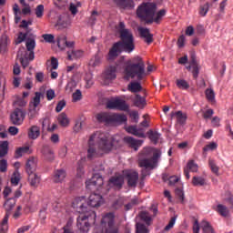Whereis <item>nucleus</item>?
Segmentation results:
<instances>
[{"instance_id":"2f4dec72","label":"nucleus","mask_w":233,"mask_h":233,"mask_svg":"<svg viewBox=\"0 0 233 233\" xmlns=\"http://www.w3.org/2000/svg\"><path fill=\"white\" fill-rule=\"evenodd\" d=\"M130 106L127 104V101L123 99L116 98V110H122L123 112H127Z\"/></svg>"},{"instance_id":"13d9d810","label":"nucleus","mask_w":233,"mask_h":233,"mask_svg":"<svg viewBox=\"0 0 233 233\" xmlns=\"http://www.w3.org/2000/svg\"><path fill=\"white\" fill-rule=\"evenodd\" d=\"M83 174H85V169L83 167V161H78V166L76 168V176L77 177H83Z\"/></svg>"},{"instance_id":"58836bf2","label":"nucleus","mask_w":233,"mask_h":233,"mask_svg":"<svg viewBox=\"0 0 233 233\" xmlns=\"http://www.w3.org/2000/svg\"><path fill=\"white\" fill-rule=\"evenodd\" d=\"M57 46L61 50H65L66 48V35H59L57 36Z\"/></svg>"},{"instance_id":"e433bc0d","label":"nucleus","mask_w":233,"mask_h":233,"mask_svg":"<svg viewBox=\"0 0 233 233\" xmlns=\"http://www.w3.org/2000/svg\"><path fill=\"white\" fill-rule=\"evenodd\" d=\"M141 84L139 82H131L128 85V91L136 94V92H141L142 90Z\"/></svg>"},{"instance_id":"cd10ccee","label":"nucleus","mask_w":233,"mask_h":233,"mask_svg":"<svg viewBox=\"0 0 233 233\" xmlns=\"http://www.w3.org/2000/svg\"><path fill=\"white\" fill-rule=\"evenodd\" d=\"M170 116L171 118L176 116L177 122L179 123V125H185L187 121V114H183L181 111L172 112Z\"/></svg>"},{"instance_id":"3c124183","label":"nucleus","mask_w":233,"mask_h":233,"mask_svg":"<svg viewBox=\"0 0 233 233\" xmlns=\"http://www.w3.org/2000/svg\"><path fill=\"white\" fill-rule=\"evenodd\" d=\"M176 219H177V215H175L170 218L168 224L164 228L166 232H168V230H172V228H174V226L176 225Z\"/></svg>"},{"instance_id":"f257e3e1","label":"nucleus","mask_w":233,"mask_h":233,"mask_svg":"<svg viewBox=\"0 0 233 233\" xmlns=\"http://www.w3.org/2000/svg\"><path fill=\"white\" fill-rule=\"evenodd\" d=\"M116 30H118L120 40L113 44L112 47L109 49L107 55L108 61H114V59H116L121 52L131 54V52L136 50L134 34H132L130 29L126 28L125 22H119Z\"/></svg>"},{"instance_id":"a211bd4d","label":"nucleus","mask_w":233,"mask_h":233,"mask_svg":"<svg viewBox=\"0 0 233 233\" xmlns=\"http://www.w3.org/2000/svg\"><path fill=\"white\" fill-rule=\"evenodd\" d=\"M116 72H117V67H116L115 66H110L104 72L103 78L105 79V81H112L116 77Z\"/></svg>"},{"instance_id":"69168bd1","label":"nucleus","mask_w":233,"mask_h":233,"mask_svg":"<svg viewBox=\"0 0 233 233\" xmlns=\"http://www.w3.org/2000/svg\"><path fill=\"white\" fill-rule=\"evenodd\" d=\"M86 88H90L94 85V80L92 79V74H87L86 76Z\"/></svg>"},{"instance_id":"4be33fe9","label":"nucleus","mask_w":233,"mask_h":233,"mask_svg":"<svg viewBox=\"0 0 233 233\" xmlns=\"http://www.w3.org/2000/svg\"><path fill=\"white\" fill-rule=\"evenodd\" d=\"M25 46H26V50L27 55H29V61H34L35 59V53H34V49L35 48V40L34 39H28L25 43Z\"/></svg>"},{"instance_id":"dca6fc26","label":"nucleus","mask_w":233,"mask_h":233,"mask_svg":"<svg viewBox=\"0 0 233 233\" xmlns=\"http://www.w3.org/2000/svg\"><path fill=\"white\" fill-rule=\"evenodd\" d=\"M138 32L140 37L145 39L147 45H151V43H154V35L150 33V29L147 27H139Z\"/></svg>"},{"instance_id":"393cba45","label":"nucleus","mask_w":233,"mask_h":233,"mask_svg":"<svg viewBox=\"0 0 233 233\" xmlns=\"http://www.w3.org/2000/svg\"><path fill=\"white\" fill-rule=\"evenodd\" d=\"M147 136L151 143L154 145L159 143V139H161V133L157 132V130L150 129L147 131Z\"/></svg>"},{"instance_id":"de8ad7c7","label":"nucleus","mask_w":233,"mask_h":233,"mask_svg":"<svg viewBox=\"0 0 233 233\" xmlns=\"http://www.w3.org/2000/svg\"><path fill=\"white\" fill-rule=\"evenodd\" d=\"M30 61L32 60L29 58L28 52H25V56L20 57V63L23 68H26L30 65Z\"/></svg>"},{"instance_id":"338daca9","label":"nucleus","mask_w":233,"mask_h":233,"mask_svg":"<svg viewBox=\"0 0 233 233\" xmlns=\"http://www.w3.org/2000/svg\"><path fill=\"white\" fill-rule=\"evenodd\" d=\"M42 37L46 43H54V35L46 34L43 35Z\"/></svg>"},{"instance_id":"72a5a7b5","label":"nucleus","mask_w":233,"mask_h":233,"mask_svg":"<svg viewBox=\"0 0 233 233\" xmlns=\"http://www.w3.org/2000/svg\"><path fill=\"white\" fill-rule=\"evenodd\" d=\"M57 119L61 127H68L70 125V119H68V116L66 113H61Z\"/></svg>"},{"instance_id":"bb28decb","label":"nucleus","mask_w":233,"mask_h":233,"mask_svg":"<svg viewBox=\"0 0 233 233\" xmlns=\"http://www.w3.org/2000/svg\"><path fill=\"white\" fill-rule=\"evenodd\" d=\"M83 56V51L81 50H75L69 49L67 51V59L69 61H74V59H79V57Z\"/></svg>"},{"instance_id":"f8f14e48","label":"nucleus","mask_w":233,"mask_h":233,"mask_svg":"<svg viewBox=\"0 0 233 233\" xmlns=\"http://www.w3.org/2000/svg\"><path fill=\"white\" fill-rule=\"evenodd\" d=\"M125 185V176L121 174H116L111 177L107 182V187L109 188H114L115 190H121Z\"/></svg>"},{"instance_id":"9d476101","label":"nucleus","mask_w":233,"mask_h":233,"mask_svg":"<svg viewBox=\"0 0 233 233\" xmlns=\"http://www.w3.org/2000/svg\"><path fill=\"white\" fill-rule=\"evenodd\" d=\"M104 180L103 177L99 173H95L91 179L86 181V188L87 190H101Z\"/></svg>"},{"instance_id":"ddd939ff","label":"nucleus","mask_w":233,"mask_h":233,"mask_svg":"<svg viewBox=\"0 0 233 233\" xmlns=\"http://www.w3.org/2000/svg\"><path fill=\"white\" fill-rule=\"evenodd\" d=\"M25 117H26V113L23 109L15 108L10 115V121L13 125L19 127L23 125Z\"/></svg>"},{"instance_id":"20e7f679","label":"nucleus","mask_w":233,"mask_h":233,"mask_svg":"<svg viewBox=\"0 0 233 233\" xmlns=\"http://www.w3.org/2000/svg\"><path fill=\"white\" fill-rule=\"evenodd\" d=\"M160 157L161 150L146 147L139 154L138 167H140V168H150V170H153V168L157 167Z\"/></svg>"},{"instance_id":"bf43d9fd","label":"nucleus","mask_w":233,"mask_h":233,"mask_svg":"<svg viewBox=\"0 0 233 233\" xmlns=\"http://www.w3.org/2000/svg\"><path fill=\"white\" fill-rule=\"evenodd\" d=\"M8 170V162L6 159L0 160V172H6Z\"/></svg>"},{"instance_id":"37998d69","label":"nucleus","mask_w":233,"mask_h":233,"mask_svg":"<svg viewBox=\"0 0 233 233\" xmlns=\"http://www.w3.org/2000/svg\"><path fill=\"white\" fill-rule=\"evenodd\" d=\"M209 8H210V5L208 4V2H207L204 5H201L198 9L199 15H201L202 17H205V15L208 14Z\"/></svg>"},{"instance_id":"49530a36","label":"nucleus","mask_w":233,"mask_h":233,"mask_svg":"<svg viewBox=\"0 0 233 233\" xmlns=\"http://www.w3.org/2000/svg\"><path fill=\"white\" fill-rule=\"evenodd\" d=\"M140 218L142 221L146 222V225H150V223H152V217H150V214L147 211H142L140 213Z\"/></svg>"},{"instance_id":"b1692460","label":"nucleus","mask_w":233,"mask_h":233,"mask_svg":"<svg viewBox=\"0 0 233 233\" xmlns=\"http://www.w3.org/2000/svg\"><path fill=\"white\" fill-rule=\"evenodd\" d=\"M27 136H28L29 139H37V137H39V136H41V129L37 126H32L28 129Z\"/></svg>"},{"instance_id":"473e14b6","label":"nucleus","mask_w":233,"mask_h":233,"mask_svg":"<svg viewBox=\"0 0 233 233\" xmlns=\"http://www.w3.org/2000/svg\"><path fill=\"white\" fill-rule=\"evenodd\" d=\"M217 212L222 216V218H228V214H230V212L228 211V208H227V206H224L222 204H218L217 206Z\"/></svg>"},{"instance_id":"a878e982","label":"nucleus","mask_w":233,"mask_h":233,"mask_svg":"<svg viewBox=\"0 0 233 233\" xmlns=\"http://www.w3.org/2000/svg\"><path fill=\"white\" fill-rule=\"evenodd\" d=\"M28 174V182L31 187H38L41 183V177L35 173H27Z\"/></svg>"},{"instance_id":"39448f33","label":"nucleus","mask_w":233,"mask_h":233,"mask_svg":"<svg viewBox=\"0 0 233 233\" xmlns=\"http://www.w3.org/2000/svg\"><path fill=\"white\" fill-rule=\"evenodd\" d=\"M157 12V5L156 3H142L137 8V15L140 21L146 22L147 25H152L154 23V17Z\"/></svg>"},{"instance_id":"052dcab7","label":"nucleus","mask_w":233,"mask_h":233,"mask_svg":"<svg viewBox=\"0 0 233 233\" xmlns=\"http://www.w3.org/2000/svg\"><path fill=\"white\" fill-rule=\"evenodd\" d=\"M218 148V144L216 142H211L207 145L203 150L204 152H208V150H216Z\"/></svg>"},{"instance_id":"0e129e2a","label":"nucleus","mask_w":233,"mask_h":233,"mask_svg":"<svg viewBox=\"0 0 233 233\" xmlns=\"http://www.w3.org/2000/svg\"><path fill=\"white\" fill-rule=\"evenodd\" d=\"M66 106V101L61 100L57 103L56 107V112H61L63 108Z\"/></svg>"},{"instance_id":"4468645a","label":"nucleus","mask_w":233,"mask_h":233,"mask_svg":"<svg viewBox=\"0 0 233 233\" xmlns=\"http://www.w3.org/2000/svg\"><path fill=\"white\" fill-rule=\"evenodd\" d=\"M124 177L127 179L128 187H137V181L139 180V173L134 170L123 171Z\"/></svg>"},{"instance_id":"9b49d317","label":"nucleus","mask_w":233,"mask_h":233,"mask_svg":"<svg viewBox=\"0 0 233 233\" xmlns=\"http://www.w3.org/2000/svg\"><path fill=\"white\" fill-rule=\"evenodd\" d=\"M43 93L41 92H35V96L33 97V101L30 102V109L28 112V117L29 119H34V117H36L37 112L39 111L38 107L39 105H41V97H43Z\"/></svg>"},{"instance_id":"f3484780","label":"nucleus","mask_w":233,"mask_h":233,"mask_svg":"<svg viewBox=\"0 0 233 233\" xmlns=\"http://www.w3.org/2000/svg\"><path fill=\"white\" fill-rule=\"evenodd\" d=\"M124 142L126 143V145H127V147L135 149V151L139 150V147L143 145V140H137L132 137H124Z\"/></svg>"},{"instance_id":"1a4fd4ad","label":"nucleus","mask_w":233,"mask_h":233,"mask_svg":"<svg viewBox=\"0 0 233 233\" xmlns=\"http://www.w3.org/2000/svg\"><path fill=\"white\" fill-rule=\"evenodd\" d=\"M72 207L76 209L78 214H87L88 212H93L88 208V201H86V198L85 197H77L73 201Z\"/></svg>"},{"instance_id":"5701e85b","label":"nucleus","mask_w":233,"mask_h":233,"mask_svg":"<svg viewBox=\"0 0 233 233\" xmlns=\"http://www.w3.org/2000/svg\"><path fill=\"white\" fill-rule=\"evenodd\" d=\"M198 164H196L194 160H189L187 167L184 168V175L186 176L187 179H190V173L188 170H190V172H198Z\"/></svg>"},{"instance_id":"a18cd8bd","label":"nucleus","mask_w":233,"mask_h":233,"mask_svg":"<svg viewBox=\"0 0 233 233\" xmlns=\"http://www.w3.org/2000/svg\"><path fill=\"white\" fill-rule=\"evenodd\" d=\"M206 183V180L203 178V177H193L192 178V185L194 187H203Z\"/></svg>"},{"instance_id":"6ab92c4d","label":"nucleus","mask_w":233,"mask_h":233,"mask_svg":"<svg viewBox=\"0 0 233 233\" xmlns=\"http://www.w3.org/2000/svg\"><path fill=\"white\" fill-rule=\"evenodd\" d=\"M25 170L27 174H34L37 170V158L32 157L25 164Z\"/></svg>"},{"instance_id":"6e6552de","label":"nucleus","mask_w":233,"mask_h":233,"mask_svg":"<svg viewBox=\"0 0 233 233\" xmlns=\"http://www.w3.org/2000/svg\"><path fill=\"white\" fill-rule=\"evenodd\" d=\"M4 207L5 208V215L0 223V232L2 233L7 232L8 230V218H10L12 210H14V207H15V199L12 198H7Z\"/></svg>"},{"instance_id":"c756f323","label":"nucleus","mask_w":233,"mask_h":233,"mask_svg":"<svg viewBox=\"0 0 233 233\" xmlns=\"http://www.w3.org/2000/svg\"><path fill=\"white\" fill-rule=\"evenodd\" d=\"M133 103L135 106H137L138 108H145V106H147V100L145 99V97L141 96L140 95L135 96Z\"/></svg>"},{"instance_id":"f704fd0d","label":"nucleus","mask_w":233,"mask_h":233,"mask_svg":"<svg viewBox=\"0 0 233 233\" xmlns=\"http://www.w3.org/2000/svg\"><path fill=\"white\" fill-rule=\"evenodd\" d=\"M28 152H30V147L28 146L18 147L15 150V157L19 159V157H23V154H28Z\"/></svg>"},{"instance_id":"09e8293b","label":"nucleus","mask_w":233,"mask_h":233,"mask_svg":"<svg viewBox=\"0 0 233 233\" xmlns=\"http://www.w3.org/2000/svg\"><path fill=\"white\" fill-rule=\"evenodd\" d=\"M19 3H20V5H22V6H25L22 9V14L24 15H28V14H30L32 12L30 5L28 4H26L25 0H19Z\"/></svg>"},{"instance_id":"6e6d98bb","label":"nucleus","mask_w":233,"mask_h":233,"mask_svg":"<svg viewBox=\"0 0 233 233\" xmlns=\"http://www.w3.org/2000/svg\"><path fill=\"white\" fill-rule=\"evenodd\" d=\"M45 14V5H38L35 8V15L38 19H41Z\"/></svg>"},{"instance_id":"774afa93","label":"nucleus","mask_w":233,"mask_h":233,"mask_svg":"<svg viewBox=\"0 0 233 233\" xmlns=\"http://www.w3.org/2000/svg\"><path fill=\"white\" fill-rule=\"evenodd\" d=\"M100 63H101V58L96 56L94 59L90 60L89 65H91V66H98Z\"/></svg>"},{"instance_id":"680f3d73","label":"nucleus","mask_w":233,"mask_h":233,"mask_svg":"<svg viewBox=\"0 0 233 233\" xmlns=\"http://www.w3.org/2000/svg\"><path fill=\"white\" fill-rule=\"evenodd\" d=\"M133 123H139V113L137 111H132L129 114Z\"/></svg>"},{"instance_id":"864d4df0","label":"nucleus","mask_w":233,"mask_h":233,"mask_svg":"<svg viewBox=\"0 0 233 233\" xmlns=\"http://www.w3.org/2000/svg\"><path fill=\"white\" fill-rule=\"evenodd\" d=\"M136 233H148V228H147V226L145 224L137 223L136 224Z\"/></svg>"},{"instance_id":"ea45409f","label":"nucleus","mask_w":233,"mask_h":233,"mask_svg":"<svg viewBox=\"0 0 233 233\" xmlns=\"http://www.w3.org/2000/svg\"><path fill=\"white\" fill-rule=\"evenodd\" d=\"M19 181H21V174L19 173V170L15 169L11 177V183L12 185H15V187H17Z\"/></svg>"},{"instance_id":"7c9ffc66","label":"nucleus","mask_w":233,"mask_h":233,"mask_svg":"<svg viewBox=\"0 0 233 233\" xmlns=\"http://www.w3.org/2000/svg\"><path fill=\"white\" fill-rule=\"evenodd\" d=\"M42 154L45 159H46V161H54L55 159L54 151L50 147H44L42 150Z\"/></svg>"},{"instance_id":"603ef678","label":"nucleus","mask_w":233,"mask_h":233,"mask_svg":"<svg viewBox=\"0 0 233 233\" xmlns=\"http://www.w3.org/2000/svg\"><path fill=\"white\" fill-rule=\"evenodd\" d=\"M137 205H139V199L137 198H134L125 206V208L126 210H132L133 207H136Z\"/></svg>"},{"instance_id":"2eb2a0df","label":"nucleus","mask_w":233,"mask_h":233,"mask_svg":"<svg viewBox=\"0 0 233 233\" xmlns=\"http://www.w3.org/2000/svg\"><path fill=\"white\" fill-rule=\"evenodd\" d=\"M103 203V197L99 194L93 193L89 196L87 206L90 208H97Z\"/></svg>"},{"instance_id":"412c9836","label":"nucleus","mask_w":233,"mask_h":233,"mask_svg":"<svg viewBox=\"0 0 233 233\" xmlns=\"http://www.w3.org/2000/svg\"><path fill=\"white\" fill-rule=\"evenodd\" d=\"M66 177V171L65 169H56L53 175L54 183H63Z\"/></svg>"},{"instance_id":"a19ab883","label":"nucleus","mask_w":233,"mask_h":233,"mask_svg":"<svg viewBox=\"0 0 233 233\" xmlns=\"http://www.w3.org/2000/svg\"><path fill=\"white\" fill-rule=\"evenodd\" d=\"M176 84L180 90H188L190 88V85L185 79H177Z\"/></svg>"},{"instance_id":"79ce46f5","label":"nucleus","mask_w":233,"mask_h":233,"mask_svg":"<svg viewBox=\"0 0 233 233\" xmlns=\"http://www.w3.org/2000/svg\"><path fill=\"white\" fill-rule=\"evenodd\" d=\"M8 154V141L0 142V157H5Z\"/></svg>"},{"instance_id":"8fccbe9b","label":"nucleus","mask_w":233,"mask_h":233,"mask_svg":"<svg viewBox=\"0 0 233 233\" xmlns=\"http://www.w3.org/2000/svg\"><path fill=\"white\" fill-rule=\"evenodd\" d=\"M209 168H211V172L216 176H219V167L216 165V162L213 159L208 160Z\"/></svg>"},{"instance_id":"c03bdc74","label":"nucleus","mask_w":233,"mask_h":233,"mask_svg":"<svg viewBox=\"0 0 233 233\" xmlns=\"http://www.w3.org/2000/svg\"><path fill=\"white\" fill-rule=\"evenodd\" d=\"M205 94L208 101H209L210 103H214V101H216V93L214 92V89L208 88L206 89Z\"/></svg>"},{"instance_id":"c85d7f7f","label":"nucleus","mask_w":233,"mask_h":233,"mask_svg":"<svg viewBox=\"0 0 233 233\" xmlns=\"http://www.w3.org/2000/svg\"><path fill=\"white\" fill-rule=\"evenodd\" d=\"M119 8H132L134 0H113Z\"/></svg>"},{"instance_id":"7ed1b4c3","label":"nucleus","mask_w":233,"mask_h":233,"mask_svg":"<svg viewBox=\"0 0 233 233\" xmlns=\"http://www.w3.org/2000/svg\"><path fill=\"white\" fill-rule=\"evenodd\" d=\"M147 76L148 73L145 70V62L139 56H136L124 69L125 79L137 78V81H143Z\"/></svg>"},{"instance_id":"5fc2aeb1","label":"nucleus","mask_w":233,"mask_h":233,"mask_svg":"<svg viewBox=\"0 0 233 233\" xmlns=\"http://www.w3.org/2000/svg\"><path fill=\"white\" fill-rule=\"evenodd\" d=\"M73 102L77 103V101H81L83 99V93H81V90L76 89V92L72 95Z\"/></svg>"},{"instance_id":"4d7b16f0","label":"nucleus","mask_w":233,"mask_h":233,"mask_svg":"<svg viewBox=\"0 0 233 233\" xmlns=\"http://www.w3.org/2000/svg\"><path fill=\"white\" fill-rule=\"evenodd\" d=\"M106 108H109L110 110H117V98L107 101Z\"/></svg>"},{"instance_id":"0eeeda50","label":"nucleus","mask_w":233,"mask_h":233,"mask_svg":"<svg viewBox=\"0 0 233 233\" xmlns=\"http://www.w3.org/2000/svg\"><path fill=\"white\" fill-rule=\"evenodd\" d=\"M96 211L81 213L76 219V227L79 228L80 232H88L90 225L96 223Z\"/></svg>"},{"instance_id":"f03ea898","label":"nucleus","mask_w":233,"mask_h":233,"mask_svg":"<svg viewBox=\"0 0 233 233\" xmlns=\"http://www.w3.org/2000/svg\"><path fill=\"white\" fill-rule=\"evenodd\" d=\"M114 147V137L108 133L96 131L89 137L87 157L97 156V152H110Z\"/></svg>"},{"instance_id":"423d86ee","label":"nucleus","mask_w":233,"mask_h":233,"mask_svg":"<svg viewBox=\"0 0 233 233\" xmlns=\"http://www.w3.org/2000/svg\"><path fill=\"white\" fill-rule=\"evenodd\" d=\"M96 121L98 123H106L110 125L112 123H127V117L125 114H111L108 112H101L96 116Z\"/></svg>"},{"instance_id":"e2e57ef3","label":"nucleus","mask_w":233,"mask_h":233,"mask_svg":"<svg viewBox=\"0 0 233 233\" xmlns=\"http://www.w3.org/2000/svg\"><path fill=\"white\" fill-rule=\"evenodd\" d=\"M47 101H52L56 97V91L54 89H49L46 93Z\"/></svg>"},{"instance_id":"c9c22d12","label":"nucleus","mask_w":233,"mask_h":233,"mask_svg":"<svg viewBox=\"0 0 233 233\" xmlns=\"http://www.w3.org/2000/svg\"><path fill=\"white\" fill-rule=\"evenodd\" d=\"M200 228H202L203 233H214V228H212V226L207 220L201 222Z\"/></svg>"},{"instance_id":"aec40b11","label":"nucleus","mask_w":233,"mask_h":233,"mask_svg":"<svg viewBox=\"0 0 233 233\" xmlns=\"http://www.w3.org/2000/svg\"><path fill=\"white\" fill-rule=\"evenodd\" d=\"M127 132H128V134L136 136V137H146L145 129L141 127L137 128V126H129L128 127H127Z\"/></svg>"},{"instance_id":"4c0bfd02","label":"nucleus","mask_w":233,"mask_h":233,"mask_svg":"<svg viewBox=\"0 0 233 233\" xmlns=\"http://www.w3.org/2000/svg\"><path fill=\"white\" fill-rule=\"evenodd\" d=\"M167 15V10L161 9L157 13L155 14V16H153V23H157V25H159V22L163 17Z\"/></svg>"}]
</instances>
